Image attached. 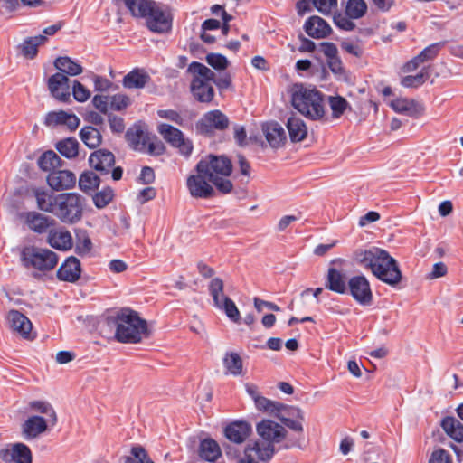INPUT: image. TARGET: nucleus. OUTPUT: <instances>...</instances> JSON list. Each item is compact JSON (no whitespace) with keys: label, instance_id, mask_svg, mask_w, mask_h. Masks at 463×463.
<instances>
[{"label":"nucleus","instance_id":"obj_30","mask_svg":"<svg viewBox=\"0 0 463 463\" xmlns=\"http://www.w3.org/2000/svg\"><path fill=\"white\" fill-rule=\"evenodd\" d=\"M199 457L205 461L215 462L222 455L219 444L213 439H203L200 442Z\"/></svg>","mask_w":463,"mask_h":463},{"label":"nucleus","instance_id":"obj_41","mask_svg":"<svg viewBox=\"0 0 463 463\" xmlns=\"http://www.w3.org/2000/svg\"><path fill=\"white\" fill-rule=\"evenodd\" d=\"M61 159L55 152L49 150L41 156L38 165L42 170L51 173L61 167Z\"/></svg>","mask_w":463,"mask_h":463},{"label":"nucleus","instance_id":"obj_22","mask_svg":"<svg viewBox=\"0 0 463 463\" xmlns=\"http://www.w3.org/2000/svg\"><path fill=\"white\" fill-rule=\"evenodd\" d=\"M24 222L28 228L39 234L44 233L55 223L54 219L41 213L31 211L24 215Z\"/></svg>","mask_w":463,"mask_h":463},{"label":"nucleus","instance_id":"obj_46","mask_svg":"<svg viewBox=\"0 0 463 463\" xmlns=\"http://www.w3.org/2000/svg\"><path fill=\"white\" fill-rule=\"evenodd\" d=\"M79 143L73 137L65 138L56 145V149L63 156L67 158H73L78 156Z\"/></svg>","mask_w":463,"mask_h":463},{"label":"nucleus","instance_id":"obj_40","mask_svg":"<svg viewBox=\"0 0 463 463\" xmlns=\"http://www.w3.org/2000/svg\"><path fill=\"white\" fill-rule=\"evenodd\" d=\"M208 289L216 307H222L221 305L230 298L224 295V283L220 278H213L209 283Z\"/></svg>","mask_w":463,"mask_h":463},{"label":"nucleus","instance_id":"obj_57","mask_svg":"<svg viewBox=\"0 0 463 463\" xmlns=\"http://www.w3.org/2000/svg\"><path fill=\"white\" fill-rule=\"evenodd\" d=\"M68 113L61 110L58 112H50L45 117V125L47 126H57L64 125Z\"/></svg>","mask_w":463,"mask_h":463},{"label":"nucleus","instance_id":"obj_24","mask_svg":"<svg viewBox=\"0 0 463 463\" xmlns=\"http://www.w3.org/2000/svg\"><path fill=\"white\" fill-rule=\"evenodd\" d=\"M81 273L80 260L73 256L65 260L57 270V278L61 281L76 282Z\"/></svg>","mask_w":463,"mask_h":463},{"label":"nucleus","instance_id":"obj_18","mask_svg":"<svg viewBox=\"0 0 463 463\" xmlns=\"http://www.w3.org/2000/svg\"><path fill=\"white\" fill-rule=\"evenodd\" d=\"M89 163L101 175H107L115 164V156L110 151L99 149L90 154Z\"/></svg>","mask_w":463,"mask_h":463},{"label":"nucleus","instance_id":"obj_25","mask_svg":"<svg viewBox=\"0 0 463 463\" xmlns=\"http://www.w3.org/2000/svg\"><path fill=\"white\" fill-rule=\"evenodd\" d=\"M390 106L397 113L418 118L424 112V106L420 102L406 98H399L391 101Z\"/></svg>","mask_w":463,"mask_h":463},{"label":"nucleus","instance_id":"obj_27","mask_svg":"<svg viewBox=\"0 0 463 463\" xmlns=\"http://www.w3.org/2000/svg\"><path fill=\"white\" fill-rule=\"evenodd\" d=\"M47 242L51 247L63 251L71 250L73 246L71 232L64 229L50 230L47 237Z\"/></svg>","mask_w":463,"mask_h":463},{"label":"nucleus","instance_id":"obj_50","mask_svg":"<svg viewBox=\"0 0 463 463\" xmlns=\"http://www.w3.org/2000/svg\"><path fill=\"white\" fill-rule=\"evenodd\" d=\"M114 192L111 188L106 187L96 193L92 199L95 206L99 209L106 207L113 199Z\"/></svg>","mask_w":463,"mask_h":463},{"label":"nucleus","instance_id":"obj_5","mask_svg":"<svg viewBox=\"0 0 463 463\" xmlns=\"http://www.w3.org/2000/svg\"><path fill=\"white\" fill-rule=\"evenodd\" d=\"M26 410L45 415L47 418L39 415L28 417L22 424V434L27 440L34 439L44 433L48 427H54L57 424L58 417L52 405L46 401L34 400L28 402Z\"/></svg>","mask_w":463,"mask_h":463},{"label":"nucleus","instance_id":"obj_19","mask_svg":"<svg viewBox=\"0 0 463 463\" xmlns=\"http://www.w3.org/2000/svg\"><path fill=\"white\" fill-rule=\"evenodd\" d=\"M0 457L5 462L32 463L33 460L29 447L24 443H15L10 449L1 450Z\"/></svg>","mask_w":463,"mask_h":463},{"label":"nucleus","instance_id":"obj_14","mask_svg":"<svg viewBox=\"0 0 463 463\" xmlns=\"http://www.w3.org/2000/svg\"><path fill=\"white\" fill-rule=\"evenodd\" d=\"M208 179L207 173L197 172L191 175L186 181L188 191L192 197L208 199L213 196L214 189Z\"/></svg>","mask_w":463,"mask_h":463},{"label":"nucleus","instance_id":"obj_11","mask_svg":"<svg viewBox=\"0 0 463 463\" xmlns=\"http://www.w3.org/2000/svg\"><path fill=\"white\" fill-rule=\"evenodd\" d=\"M229 118L221 110L214 109L205 113L196 123L200 134L211 136L214 131H222L229 127Z\"/></svg>","mask_w":463,"mask_h":463},{"label":"nucleus","instance_id":"obj_42","mask_svg":"<svg viewBox=\"0 0 463 463\" xmlns=\"http://www.w3.org/2000/svg\"><path fill=\"white\" fill-rule=\"evenodd\" d=\"M80 137L82 142L90 148L99 146L102 140V136L97 128L87 126L80 129Z\"/></svg>","mask_w":463,"mask_h":463},{"label":"nucleus","instance_id":"obj_39","mask_svg":"<svg viewBox=\"0 0 463 463\" xmlns=\"http://www.w3.org/2000/svg\"><path fill=\"white\" fill-rule=\"evenodd\" d=\"M223 365L227 373L233 376L243 374V363L237 353L227 352L223 357Z\"/></svg>","mask_w":463,"mask_h":463},{"label":"nucleus","instance_id":"obj_49","mask_svg":"<svg viewBox=\"0 0 463 463\" xmlns=\"http://www.w3.org/2000/svg\"><path fill=\"white\" fill-rule=\"evenodd\" d=\"M92 248V242L85 232L77 233L75 252L80 256L88 255Z\"/></svg>","mask_w":463,"mask_h":463},{"label":"nucleus","instance_id":"obj_33","mask_svg":"<svg viewBox=\"0 0 463 463\" xmlns=\"http://www.w3.org/2000/svg\"><path fill=\"white\" fill-rule=\"evenodd\" d=\"M326 287L336 293H347L345 275L335 268H329Z\"/></svg>","mask_w":463,"mask_h":463},{"label":"nucleus","instance_id":"obj_13","mask_svg":"<svg viewBox=\"0 0 463 463\" xmlns=\"http://www.w3.org/2000/svg\"><path fill=\"white\" fill-rule=\"evenodd\" d=\"M150 9L151 11H149L147 16L145 17L149 30L159 33L168 32L172 26L170 13L156 2L153 3Z\"/></svg>","mask_w":463,"mask_h":463},{"label":"nucleus","instance_id":"obj_15","mask_svg":"<svg viewBox=\"0 0 463 463\" xmlns=\"http://www.w3.org/2000/svg\"><path fill=\"white\" fill-rule=\"evenodd\" d=\"M347 292L362 306H370L373 303L371 287L364 276L352 277L348 281Z\"/></svg>","mask_w":463,"mask_h":463},{"label":"nucleus","instance_id":"obj_23","mask_svg":"<svg viewBox=\"0 0 463 463\" xmlns=\"http://www.w3.org/2000/svg\"><path fill=\"white\" fill-rule=\"evenodd\" d=\"M262 131L270 147L277 149L284 146L287 140L286 132L278 122L264 123Z\"/></svg>","mask_w":463,"mask_h":463},{"label":"nucleus","instance_id":"obj_10","mask_svg":"<svg viewBox=\"0 0 463 463\" xmlns=\"http://www.w3.org/2000/svg\"><path fill=\"white\" fill-rule=\"evenodd\" d=\"M281 421L285 428H288L295 432L294 435H288L287 441L283 444L282 449H289L292 448L303 449L305 441L303 421L305 420L303 411L298 407L288 406L285 412L278 419Z\"/></svg>","mask_w":463,"mask_h":463},{"label":"nucleus","instance_id":"obj_21","mask_svg":"<svg viewBox=\"0 0 463 463\" xmlns=\"http://www.w3.org/2000/svg\"><path fill=\"white\" fill-rule=\"evenodd\" d=\"M47 183L53 190H68L74 187L76 175L69 170L57 169L49 173Z\"/></svg>","mask_w":463,"mask_h":463},{"label":"nucleus","instance_id":"obj_38","mask_svg":"<svg viewBox=\"0 0 463 463\" xmlns=\"http://www.w3.org/2000/svg\"><path fill=\"white\" fill-rule=\"evenodd\" d=\"M125 6L135 17L145 18L151 11L150 7L155 1L149 0H122Z\"/></svg>","mask_w":463,"mask_h":463},{"label":"nucleus","instance_id":"obj_1","mask_svg":"<svg viewBox=\"0 0 463 463\" xmlns=\"http://www.w3.org/2000/svg\"><path fill=\"white\" fill-rule=\"evenodd\" d=\"M357 261L381 281L392 286H397L402 278L397 260L386 250L372 247L369 250L356 252Z\"/></svg>","mask_w":463,"mask_h":463},{"label":"nucleus","instance_id":"obj_43","mask_svg":"<svg viewBox=\"0 0 463 463\" xmlns=\"http://www.w3.org/2000/svg\"><path fill=\"white\" fill-rule=\"evenodd\" d=\"M123 463H155L148 453L140 445H135L130 449V455L122 458Z\"/></svg>","mask_w":463,"mask_h":463},{"label":"nucleus","instance_id":"obj_12","mask_svg":"<svg viewBox=\"0 0 463 463\" xmlns=\"http://www.w3.org/2000/svg\"><path fill=\"white\" fill-rule=\"evenodd\" d=\"M158 132L167 143L178 148L180 154L190 156L193 150L192 141L185 138L181 130L168 124H161L158 126Z\"/></svg>","mask_w":463,"mask_h":463},{"label":"nucleus","instance_id":"obj_56","mask_svg":"<svg viewBox=\"0 0 463 463\" xmlns=\"http://www.w3.org/2000/svg\"><path fill=\"white\" fill-rule=\"evenodd\" d=\"M165 150V145L156 137L149 136V141L146 143V148L144 152H147L151 156H160Z\"/></svg>","mask_w":463,"mask_h":463},{"label":"nucleus","instance_id":"obj_9","mask_svg":"<svg viewBox=\"0 0 463 463\" xmlns=\"http://www.w3.org/2000/svg\"><path fill=\"white\" fill-rule=\"evenodd\" d=\"M84 205V197L77 193L59 194L52 214L63 223L74 224L82 218Z\"/></svg>","mask_w":463,"mask_h":463},{"label":"nucleus","instance_id":"obj_31","mask_svg":"<svg viewBox=\"0 0 463 463\" xmlns=\"http://www.w3.org/2000/svg\"><path fill=\"white\" fill-rule=\"evenodd\" d=\"M150 80V76L142 69H134L124 76L122 84L128 89H142Z\"/></svg>","mask_w":463,"mask_h":463},{"label":"nucleus","instance_id":"obj_8","mask_svg":"<svg viewBox=\"0 0 463 463\" xmlns=\"http://www.w3.org/2000/svg\"><path fill=\"white\" fill-rule=\"evenodd\" d=\"M187 72L192 76L190 90L194 98L201 103H210L215 93L211 84L214 72L198 61L190 63Z\"/></svg>","mask_w":463,"mask_h":463},{"label":"nucleus","instance_id":"obj_2","mask_svg":"<svg viewBox=\"0 0 463 463\" xmlns=\"http://www.w3.org/2000/svg\"><path fill=\"white\" fill-rule=\"evenodd\" d=\"M256 431L260 439L247 446L257 453L258 460L269 463L276 453L275 444L287 441L288 430L281 424L264 419L257 423Z\"/></svg>","mask_w":463,"mask_h":463},{"label":"nucleus","instance_id":"obj_54","mask_svg":"<svg viewBox=\"0 0 463 463\" xmlns=\"http://www.w3.org/2000/svg\"><path fill=\"white\" fill-rule=\"evenodd\" d=\"M312 4L325 15L330 14L332 10L337 7V0H312Z\"/></svg>","mask_w":463,"mask_h":463},{"label":"nucleus","instance_id":"obj_3","mask_svg":"<svg viewBox=\"0 0 463 463\" xmlns=\"http://www.w3.org/2000/svg\"><path fill=\"white\" fill-rule=\"evenodd\" d=\"M107 323L116 326L115 337L120 343H138L147 332L146 320L128 308L120 310L115 317H109Z\"/></svg>","mask_w":463,"mask_h":463},{"label":"nucleus","instance_id":"obj_63","mask_svg":"<svg viewBox=\"0 0 463 463\" xmlns=\"http://www.w3.org/2000/svg\"><path fill=\"white\" fill-rule=\"evenodd\" d=\"M157 115L162 118H166L170 121L176 123L179 126H182L184 123L183 118L180 114L173 109H160L157 111Z\"/></svg>","mask_w":463,"mask_h":463},{"label":"nucleus","instance_id":"obj_61","mask_svg":"<svg viewBox=\"0 0 463 463\" xmlns=\"http://www.w3.org/2000/svg\"><path fill=\"white\" fill-rule=\"evenodd\" d=\"M348 16H345L342 14H335L334 15V22L337 27L345 31H352L354 29L355 24Z\"/></svg>","mask_w":463,"mask_h":463},{"label":"nucleus","instance_id":"obj_35","mask_svg":"<svg viewBox=\"0 0 463 463\" xmlns=\"http://www.w3.org/2000/svg\"><path fill=\"white\" fill-rule=\"evenodd\" d=\"M441 427L446 434L458 443L463 442V424L455 417H445Z\"/></svg>","mask_w":463,"mask_h":463},{"label":"nucleus","instance_id":"obj_28","mask_svg":"<svg viewBox=\"0 0 463 463\" xmlns=\"http://www.w3.org/2000/svg\"><path fill=\"white\" fill-rule=\"evenodd\" d=\"M251 425L246 421H235L229 424L225 430V437L234 442L242 443L251 433Z\"/></svg>","mask_w":463,"mask_h":463},{"label":"nucleus","instance_id":"obj_47","mask_svg":"<svg viewBox=\"0 0 463 463\" xmlns=\"http://www.w3.org/2000/svg\"><path fill=\"white\" fill-rule=\"evenodd\" d=\"M430 77L428 68H423L416 75H408L402 79L401 84L405 88H418L421 86Z\"/></svg>","mask_w":463,"mask_h":463},{"label":"nucleus","instance_id":"obj_53","mask_svg":"<svg viewBox=\"0 0 463 463\" xmlns=\"http://www.w3.org/2000/svg\"><path fill=\"white\" fill-rule=\"evenodd\" d=\"M222 307H217L218 309L223 310L226 316L233 322L239 323L241 320V316L239 309L237 308L235 303L232 299H226L224 303L221 305Z\"/></svg>","mask_w":463,"mask_h":463},{"label":"nucleus","instance_id":"obj_44","mask_svg":"<svg viewBox=\"0 0 463 463\" xmlns=\"http://www.w3.org/2000/svg\"><path fill=\"white\" fill-rule=\"evenodd\" d=\"M100 183L99 177L91 171L84 172L79 178L80 189L88 194L96 190Z\"/></svg>","mask_w":463,"mask_h":463},{"label":"nucleus","instance_id":"obj_36","mask_svg":"<svg viewBox=\"0 0 463 463\" xmlns=\"http://www.w3.org/2000/svg\"><path fill=\"white\" fill-rule=\"evenodd\" d=\"M54 67L60 71L59 73H63L67 77L68 75H79L83 71L82 67L79 63L67 56L58 57L54 61Z\"/></svg>","mask_w":463,"mask_h":463},{"label":"nucleus","instance_id":"obj_29","mask_svg":"<svg viewBox=\"0 0 463 463\" xmlns=\"http://www.w3.org/2000/svg\"><path fill=\"white\" fill-rule=\"evenodd\" d=\"M126 139L131 148L143 152L149 141V135L142 129L140 125L135 124L127 130Z\"/></svg>","mask_w":463,"mask_h":463},{"label":"nucleus","instance_id":"obj_55","mask_svg":"<svg viewBox=\"0 0 463 463\" xmlns=\"http://www.w3.org/2000/svg\"><path fill=\"white\" fill-rule=\"evenodd\" d=\"M72 95L77 101L84 102L90 97V92L80 81L74 80L72 85Z\"/></svg>","mask_w":463,"mask_h":463},{"label":"nucleus","instance_id":"obj_58","mask_svg":"<svg viewBox=\"0 0 463 463\" xmlns=\"http://www.w3.org/2000/svg\"><path fill=\"white\" fill-rule=\"evenodd\" d=\"M108 121L111 131L115 134H121L125 130L124 118L114 114H108Z\"/></svg>","mask_w":463,"mask_h":463},{"label":"nucleus","instance_id":"obj_7","mask_svg":"<svg viewBox=\"0 0 463 463\" xmlns=\"http://www.w3.org/2000/svg\"><path fill=\"white\" fill-rule=\"evenodd\" d=\"M21 260L24 268L33 269L34 279H41L57 266L59 257L47 248L26 246L22 250Z\"/></svg>","mask_w":463,"mask_h":463},{"label":"nucleus","instance_id":"obj_52","mask_svg":"<svg viewBox=\"0 0 463 463\" xmlns=\"http://www.w3.org/2000/svg\"><path fill=\"white\" fill-rule=\"evenodd\" d=\"M130 99L125 94H115L109 96V109L116 111H121L128 107Z\"/></svg>","mask_w":463,"mask_h":463},{"label":"nucleus","instance_id":"obj_34","mask_svg":"<svg viewBox=\"0 0 463 463\" xmlns=\"http://www.w3.org/2000/svg\"><path fill=\"white\" fill-rule=\"evenodd\" d=\"M255 406L259 411L266 412L277 419L281 416L282 412H285L286 410L288 409V405L269 400L264 396L256 399Z\"/></svg>","mask_w":463,"mask_h":463},{"label":"nucleus","instance_id":"obj_62","mask_svg":"<svg viewBox=\"0 0 463 463\" xmlns=\"http://www.w3.org/2000/svg\"><path fill=\"white\" fill-rule=\"evenodd\" d=\"M440 43H433L423 49L419 55L421 56L423 62L433 60L439 53Z\"/></svg>","mask_w":463,"mask_h":463},{"label":"nucleus","instance_id":"obj_20","mask_svg":"<svg viewBox=\"0 0 463 463\" xmlns=\"http://www.w3.org/2000/svg\"><path fill=\"white\" fill-rule=\"evenodd\" d=\"M27 194L35 199L37 208L40 211L53 213L57 195L53 194L52 192L41 187H32L28 189Z\"/></svg>","mask_w":463,"mask_h":463},{"label":"nucleus","instance_id":"obj_64","mask_svg":"<svg viewBox=\"0 0 463 463\" xmlns=\"http://www.w3.org/2000/svg\"><path fill=\"white\" fill-rule=\"evenodd\" d=\"M211 82H213L221 90H226L232 85V77L228 72H225L217 78L214 76Z\"/></svg>","mask_w":463,"mask_h":463},{"label":"nucleus","instance_id":"obj_51","mask_svg":"<svg viewBox=\"0 0 463 463\" xmlns=\"http://www.w3.org/2000/svg\"><path fill=\"white\" fill-rule=\"evenodd\" d=\"M206 62L214 70L223 71L229 65L227 58L220 53H208L205 57Z\"/></svg>","mask_w":463,"mask_h":463},{"label":"nucleus","instance_id":"obj_59","mask_svg":"<svg viewBox=\"0 0 463 463\" xmlns=\"http://www.w3.org/2000/svg\"><path fill=\"white\" fill-rule=\"evenodd\" d=\"M429 463H452V459L447 450L438 449L432 452Z\"/></svg>","mask_w":463,"mask_h":463},{"label":"nucleus","instance_id":"obj_17","mask_svg":"<svg viewBox=\"0 0 463 463\" xmlns=\"http://www.w3.org/2000/svg\"><path fill=\"white\" fill-rule=\"evenodd\" d=\"M7 323L9 328L25 339L33 338L31 336L33 325L29 318L17 310H10L7 314Z\"/></svg>","mask_w":463,"mask_h":463},{"label":"nucleus","instance_id":"obj_6","mask_svg":"<svg viewBox=\"0 0 463 463\" xmlns=\"http://www.w3.org/2000/svg\"><path fill=\"white\" fill-rule=\"evenodd\" d=\"M197 172L207 173L208 179L222 194L232 190V183L227 178L232 172V161L224 156L208 155L195 167Z\"/></svg>","mask_w":463,"mask_h":463},{"label":"nucleus","instance_id":"obj_45","mask_svg":"<svg viewBox=\"0 0 463 463\" xmlns=\"http://www.w3.org/2000/svg\"><path fill=\"white\" fill-rule=\"evenodd\" d=\"M367 12L364 0H348L345 5V15L352 19H359Z\"/></svg>","mask_w":463,"mask_h":463},{"label":"nucleus","instance_id":"obj_48","mask_svg":"<svg viewBox=\"0 0 463 463\" xmlns=\"http://www.w3.org/2000/svg\"><path fill=\"white\" fill-rule=\"evenodd\" d=\"M327 103L332 110V117L334 118H339L348 108L349 104L347 100L341 96H329L327 98Z\"/></svg>","mask_w":463,"mask_h":463},{"label":"nucleus","instance_id":"obj_32","mask_svg":"<svg viewBox=\"0 0 463 463\" xmlns=\"http://www.w3.org/2000/svg\"><path fill=\"white\" fill-rule=\"evenodd\" d=\"M287 128L292 142H300L304 140L307 135V128L300 118L292 115L287 120Z\"/></svg>","mask_w":463,"mask_h":463},{"label":"nucleus","instance_id":"obj_16","mask_svg":"<svg viewBox=\"0 0 463 463\" xmlns=\"http://www.w3.org/2000/svg\"><path fill=\"white\" fill-rule=\"evenodd\" d=\"M48 89L53 98L66 102L70 99V80L63 73H55L48 79Z\"/></svg>","mask_w":463,"mask_h":463},{"label":"nucleus","instance_id":"obj_60","mask_svg":"<svg viewBox=\"0 0 463 463\" xmlns=\"http://www.w3.org/2000/svg\"><path fill=\"white\" fill-rule=\"evenodd\" d=\"M93 106L101 113L108 114L109 109V95H95L92 99Z\"/></svg>","mask_w":463,"mask_h":463},{"label":"nucleus","instance_id":"obj_4","mask_svg":"<svg viewBox=\"0 0 463 463\" xmlns=\"http://www.w3.org/2000/svg\"><path fill=\"white\" fill-rule=\"evenodd\" d=\"M325 95L316 88L295 84L291 90V104L304 117L321 120L326 116Z\"/></svg>","mask_w":463,"mask_h":463},{"label":"nucleus","instance_id":"obj_37","mask_svg":"<svg viewBox=\"0 0 463 463\" xmlns=\"http://www.w3.org/2000/svg\"><path fill=\"white\" fill-rule=\"evenodd\" d=\"M46 40V36L42 34L26 38L23 43L19 45L21 53L26 58H34L38 52V46L45 43Z\"/></svg>","mask_w":463,"mask_h":463},{"label":"nucleus","instance_id":"obj_26","mask_svg":"<svg viewBox=\"0 0 463 463\" xmlns=\"http://www.w3.org/2000/svg\"><path fill=\"white\" fill-rule=\"evenodd\" d=\"M306 33L312 38H326L332 32L330 25L321 17L313 15L309 17L304 25Z\"/></svg>","mask_w":463,"mask_h":463}]
</instances>
